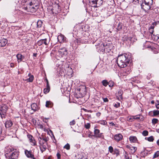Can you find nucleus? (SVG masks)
I'll use <instances>...</instances> for the list:
<instances>
[{"label": "nucleus", "mask_w": 159, "mask_h": 159, "mask_svg": "<svg viewBox=\"0 0 159 159\" xmlns=\"http://www.w3.org/2000/svg\"><path fill=\"white\" fill-rule=\"evenodd\" d=\"M49 119V118H43V119H45V120H48Z\"/></svg>", "instance_id": "nucleus-58"}, {"label": "nucleus", "mask_w": 159, "mask_h": 159, "mask_svg": "<svg viewBox=\"0 0 159 159\" xmlns=\"http://www.w3.org/2000/svg\"><path fill=\"white\" fill-rule=\"evenodd\" d=\"M43 121L45 123H47V121H46V120H45V119H43Z\"/></svg>", "instance_id": "nucleus-55"}, {"label": "nucleus", "mask_w": 159, "mask_h": 159, "mask_svg": "<svg viewBox=\"0 0 159 159\" xmlns=\"http://www.w3.org/2000/svg\"><path fill=\"white\" fill-rule=\"evenodd\" d=\"M101 115V113L100 112H98L96 113V116L98 117H99Z\"/></svg>", "instance_id": "nucleus-50"}, {"label": "nucleus", "mask_w": 159, "mask_h": 159, "mask_svg": "<svg viewBox=\"0 0 159 159\" xmlns=\"http://www.w3.org/2000/svg\"><path fill=\"white\" fill-rule=\"evenodd\" d=\"M151 103L152 104H154V101H152L151 102Z\"/></svg>", "instance_id": "nucleus-60"}, {"label": "nucleus", "mask_w": 159, "mask_h": 159, "mask_svg": "<svg viewBox=\"0 0 159 159\" xmlns=\"http://www.w3.org/2000/svg\"><path fill=\"white\" fill-rule=\"evenodd\" d=\"M134 1H135V2L138 1L139 2V0H134Z\"/></svg>", "instance_id": "nucleus-61"}, {"label": "nucleus", "mask_w": 159, "mask_h": 159, "mask_svg": "<svg viewBox=\"0 0 159 159\" xmlns=\"http://www.w3.org/2000/svg\"><path fill=\"white\" fill-rule=\"evenodd\" d=\"M145 139L147 140L149 142H152L154 140V138L152 136H151L148 138H145Z\"/></svg>", "instance_id": "nucleus-27"}, {"label": "nucleus", "mask_w": 159, "mask_h": 159, "mask_svg": "<svg viewBox=\"0 0 159 159\" xmlns=\"http://www.w3.org/2000/svg\"><path fill=\"white\" fill-rule=\"evenodd\" d=\"M1 116L2 119L5 118V116L4 114L1 113Z\"/></svg>", "instance_id": "nucleus-51"}, {"label": "nucleus", "mask_w": 159, "mask_h": 159, "mask_svg": "<svg viewBox=\"0 0 159 159\" xmlns=\"http://www.w3.org/2000/svg\"><path fill=\"white\" fill-rule=\"evenodd\" d=\"M129 139L131 143H136L138 141L137 138L135 136H130Z\"/></svg>", "instance_id": "nucleus-15"}, {"label": "nucleus", "mask_w": 159, "mask_h": 159, "mask_svg": "<svg viewBox=\"0 0 159 159\" xmlns=\"http://www.w3.org/2000/svg\"><path fill=\"white\" fill-rule=\"evenodd\" d=\"M159 35H155L154 34L151 35L152 39L155 41L159 42Z\"/></svg>", "instance_id": "nucleus-16"}, {"label": "nucleus", "mask_w": 159, "mask_h": 159, "mask_svg": "<svg viewBox=\"0 0 159 159\" xmlns=\"http://www.w3.org/2000/svg\"><path fill=\"white\" fill-rule=\"evenodd\" d=\"M127 120L129 121L132 122L134 120V116H130V117H128L127 118Z\"/></svg>", "instance_id": "nucleus-34"}, {"label": "nucleus", "mask_w": 159, "mask_h": 159, "mask_svg": "<svg viewBox=\"0 0 159 159\" xmlns=\"http://www.w3.org/2000/svg\"><path fill=\"white\" fill-rule=\"evenodd\" d=\"M7 43V39L4 38L0 39V46L4 47Z\"/></svg>", "instance_id": "nucleus-14"}, {"label": "nucleus", "mask_w": 159, "mask_h": 159, "mask_svg": "<svg viewBox=\"0 0 159 159\" xmlns=\"http://www.w3.org/2000/svg\"><path fill=\"white\" fill-rule=\"evenodd\" d=\"M29 1V4L28 8L31 12L35 11L39 8V5L37 0H28Z\"/></svg>", "instance_id": "nucleus-2"}, {"label": "nucleus", "mask_w": 159, "mask_h": 159, "mask_svg": "<svg viewBox=\"0 0 159 159\" xmlns=\"http://www.w3.org/2000/svg\"><path fill=\"white\" fill-rule=\"evenodd\" d=\"M141 116V115H137L135 116H134V120H138L140 118Z\"/></svg>", "instance_id": "nucleus-40"}, {"label": "nucleus", "mask_w": 159, "mask_h": 159, "mask_svg": "<svg viewBox=\"0 0 159 159\" xmlns=\"http://www.w3.org/2000/svg\"><path fill=\"white\" fill-rule=\"evenodd\" d=\"M37 53H34L33 54V56L35 57H36V56H37Z\"/></svg>", "instance_id": "nucleus-57"}, {"label": "nucleus", "mask_w": 159, "mask_h": 159, "mask_svg": "<svg viewBox=\"0 0 159 159\" xmlns=\"http://www.w3.org/2000/svg\"><path fill=\"white\" fill-rule=\"evenodd\" d=\"M50 87L49 85H46V88L44 89L43 90V92L45 94L48 93L50 91Z\"/></svg>", "instance_id": "nucleus-24"}, {"label": "nucleus", "mask_w": 159, "mask_h": 159, "mask_svg": "<svg viewBox=\"0 0 159 159\" xmlns=\"http://www.w3.org/2000/svg\"><path fill=\"white\" fill-rule=\"evenodd\" d=\"M10 66L11 67H14V64L13 63H11L10 64Z\"/></svg>", "instance_id": "nucleus-54"}, {"label": "nucleus", "mask_w": 159, "mask_h": 159, "mask_svg": "<svg viewBox=\"0 0 159 159\" xmlns=\"http://www.w3.org/2000/svg\"><path fill=\"white\" fill-rule=\"evenodd\" d=\"M30 142L31 143V144L32 146H35L36 145V142L34 139V138L33 139H32V141H30Z\"/></svg>", "instance_id": "nucleus-30"}, {"label": "nucleus", "mask_w": 159, "mask_h": 159, "mask_svg": "<svg viewBox=\"0 0 159 159\" xmlns=\"http://www.w3.org/2000/svg\"><path fill=\"white\" fill-rule=\"evenodd\" d=\"M155 105L157 109H159V101L157 100L156 101L155 103Z\"/></svg>", "instance_id": "nucleus-43"}, {"label": "nucleus", "mask_w": 159, "mask_h": 159, "mask_svg": "<svg viewBox=\"0 0 159 159\" xmlns=\"http://www.w3.org/2000/svg\"><path fill=\"white\" fill-rule=\"evenodd\" d=\"M159 156V151H157L153 155V158H156L158 157Z\"/></svg>", "instance_id": "nucleus-33"}, {"label": "nucleus", "mask_w": 159, "mask_h": 159, "mask_svg": "<svg viewBox=\"0 0 159 159\" xmlns=\"http://www.w3.org/2000/svg\"><path fill=\"white\" fill-rule=\"evenodd\" d=\"M157 144L159 146V139H158L157 140Z\"/></svg>", "instance_id": "nucleus-56"}, {"label": "nucleus", "mask_w": 159, "mask_h": 159, "mask_svg": "<svg viewBox=\"0 0 159 159\" xmlns=\"http://www.w3.org/2000/svg\"><path fill=\"white\" fill-rule=\"evenodd\" d=\"M46 81L47 83L46 85H48H48H49L48 83V81L47 79H46Z\"/></svg>", "instance_id": "nucleus-53"}, {"label": "nucleus", "mask_w": 159, "mask_h": 159, "mask_svg": "<svg viewBox=\"0 0 159 159\" xmlns=\"http://www.w3.org/2000/svg\"><path fill=\"white\" fill-rule=\"evenodd\" d=\"M58 52L59 54L62 57L63 55H66L67 54V51L66 48L65 47H63L60 48Z\"/></svg>", "instance_id": "nucleus-7"}, {"label": "nucleus", "mask_w": 159, "mask_h": 159, "mask_svg": "<svg viewBox=\"0 0 159 159\" xmlns=\"http://www.w3.org/2000/svg\"><path fill=\"white\" fill-rule=\"evenodd\" d=\"M120 103H117L114 104V106L116 108H118L120 106Z\"/></svg>", "instance_id": "nucleus-46"}, {"label": "nucleus", "mask_w": 159, "mask_h": 159, "mask_svg": "<svg viewBox=\"0 0 159 159\" xmlns=\"http://www.w3.org/2000/svg\"><path fill=\"white\" fill-rule=\"evenodd\" d=\"M19 155V152L16 149H14L9 155H7V158L9 159H15L17 158Z\"/></svg>", "instance_id": "nucleus-3"}, {"label": "nucleus", "mask_w": 159, "mask_h": 159, "mask_svg": "<svg viewBox=\"0 0 159 159\" xmlns=\"http://www.w3.org/2000/svg\"><path fill=\"white\" fill-rule=\"evenodd\" d=\"M84 127L86 129H89L90 128V124L89 123H87L84 125Z\"/></svg>", "instance_id": "nucleus-37"}, {"label": "nucleus", "mask_w": 159, "mask_h": 159, "mask_svg": "<svg viewBox=\"0 0 159 159\" xmlns=\"http://www.w3.org/2000/svg\"><path fill=\"white\" fill-rule=\"evenodd\" d=\"M45 106L47 107H51L52 106V103L50 101H47Z\"/></svg>", "instance_id": "nucleus-23"}, {"label": "nucleus", "mask_w": 159, "mask_h": 159, "mask_svg": "<svg viewBox=\"0 0 159 159\" xmlns=\"http://www.w3.org/2000/svg\"><path fill=\"white\" fill-rule=\"evenodd\" d=\"M90 3L91 2L93 4H96L99 6H101L103 2V0H89Z\"/></svg>", "instance_id": "nucleus-8"}, {"label": "nucleus", "mask_w": 159, "mask_h": 159, "mask_svg": "<svg viewBox=\"0 0 159 159\" xmlns=\"http://www.w3.org/2000/svg\"><path fill=\"white\" fill-rule=\"evenodd\" d=\"M43 140H39L40 148L42 152L45 151L47 148V143L45 142H43Z\"/></svg>", "instance_id": "nucleus-4"}, {"label": "nucleus", "mask_w": 159, "mask_h": 159, "mask_svg": "<svg viewBox=\"0 0 159 159\" xmlns=\"http://www.w3.org/2000/svg\"><path fill=\"white\" fill-rule=\"evenodd\" d=\"M123 136L120 134H115L114 136V139L117 142H118L122 139Z\"/></svg>", "instance_id": "nucleus-12"}, {"label": "nucleus", "mask_w": 159, "mask_h": 159, "mask_svg": "<svg viewBox=\"0 0 159 159\" xmlns=\"http://www.w3.org/2000/svg\"><path fill=\"white\" fill-rule=\"evenodd\" d=\"M42 24V22L41 20H39L37 22V27L38 28L40 27Z\"/></svg>", "instance_id": "nucleus-31"}, {"label": "nucleus", "mask_w": 159, "mask_h": 159, "mask_svg": "<svg viewBox=\"0 0 159 159\" xmlns=\"http://www.w3.org/2000/svg\"><path fill=\"white\" fill-rule=\"evenodd\" d=\"M75 120H73L72 121H71L70 122V125H74L75 124Z\"/></svg>", "instance_id": "nucleus-45"}, {"label": "nucleus", "mask_w": 159, "mask_h": 159, "mask_svg": "<svg viewBox=\"0 0 159 159\" xmlns=\"http://www.w3.org/2000/svg\"><path fill=\"white\" fill-rule=\"evenodd\" d=\"M32 110L34 111H37L38 109V107L36 103H34L32 104L31 106Z\"/></svg>", "instance_id": "nucleus-19"}, {"label": "nucleus", "mask_w": 159, "mask_h": 159, "mask_svg": "<svg viewBox=\"0 0 159 159\" xmlns=\"http://www.w3.org/2000/svg\"><path fill=\"white\" fill-rule=\"evenodd\" d=\"M152 116H155L159 115V110H154L153 111Z\"/></svg>", "instance_id": "nucleus-32"}, {"label": "nucleus", "mask_w": 159, "mask_h": 159, "mask_svg": "<svg viewBox=\"0 0 159 159\" xmlns=\"http://www.w3.org/2000/svg\"><path fill=\"white\" fill-rule=\"evenodd\" d=\"M152 0H142V3H146V4H150Z\"/></svg>", "instance_id": "nucleus-26"}, {"label": "nucleus", "mask_w": 159, "mask_h": 159, "mask_svg": "<svg viewBox=\"0 0 159 159\" xmlns=\"http://www.w3.org/2000/svg\"><path fill=\"white\" fill-rule=\"evenodd\" d=\"M27 136L29 139V141H32V139H34L33 137L31 135L28 134L27 135Z\"/></svg>", "instance_id": "nucleus-38"}, {"label": "nucleus", "mask_w": 159, "mask_h": 159, "mask_svg": "<svg viewBox=\"0 0 159 159\" xmlns=\"http://www.w3.org/2000/svg\"><path fill=\"white\" fill-rule=\"evenodd\" d=\"M99 123H100V124H101L102 125H106V124H107V122L106 120H102V121H100Z\"/></svg>", "instance_id": "nucleus-42"}, {"label": "nucleus", "mask_w": 159, "mask_h": 159, "mask_svg": "<svg viewBox=\"0 0 159 159\" xmlns=\"http://www.w3.org/2000/svg\"><path fill=\"white\" fill-rule=\"evenodd\" d=\"M64 148L66 149L67 150H69L70 148V146L69 144L67 143L64 147Z\"/></svg>", "instance_id": "nucleus-36"}, {"label": "nucleus", "mask_w": 159, "mask_h": 159, "mask_svg": "<svg viewBox=\"0 0 159 159\" xmlns=\"http://www.w3.org/2000/svg\"><path fill=\"white\" fill-rule=\"evenodd\" d=\"M142 134L144 136H146L148 134V132L146 130H144Z\"/></svg>", "instance_id": "nucleus-44"}, {"label": "nucleus", "mask_w": 159, "mask_h": 159, "mask_svg": "<svg viewBox=\"0 0 159 159\" xmlns=\"http://www.w3.org/2000/svg\"><path fill=\"white\" fill-rule=\"evenodd\" d=\"M16 57L17 59L18 62H20L22 61L23 59L24 58V56L21 54H18L16 55Z\"/></svg>", "instance_id": "nucleus-17"}, {"label": "nucleus", "mask_w": 159, "mask_h": 159, "mask_svg": "<svg viewBox=\"0 0 159 159\" xmlns=\"http://www.w3.org/2000/svg\"><path fill=\"white\" fill-rule=\"evenodd\" d=\"M94 134L93 136L96 138H104V135H103V134L100 133V130L96 129V127H95L94 128Z\"/></svg>", "instance_id": "nucleus-5"}, {"label": "nucleus", "mask_w": 159, "mask_h": 159, "mask_svg": "<svg viewBox=\"0 0 159 159\" xmlns=\"http://www.w3.org/2000/svg\"><path fill=\"white\" fill-rule=\"evenodd\" d=\"M14 149L11 146H7L5 147L4 149V152L6 157L7 158V155H9V154L11 153Z\"/></svg>", "instance_id": "nucleus-6"}, {"label": "nucleus", "mask_w": 159, "mask_h": 159, "mask_svg": "<svg viewBox=\"0 0 159 159\" xmlns=\"http://www.w3.org/2000/svg\"><path fill=\"white\" fill-rule=\"evenodd\" d=\"M114 83L113 81L110 80L108 82V85L109 87H112L114 86Z\"/></svg>", "instance_id": "nucleus-29"}, {"label": "nucleus", "mask_w": 159, "mask_h": 159, "mask_svg": "<svg viewBox=\"0 0 159 159\" xmlns=\"http://www.w3.org/2000/svg\"><path fill=\"white\" fill-rule=\"evenodd\" d=\"M13 125V123L12 121L11 120H7L5 123V126L6 128H11Z\"/></svg>", "instance_id": "nucleus-13"}, {"label": "nucleus", "mask_w": 159, "mask_h": 159, "mask_svg": "<svg viewBox=\"0 0 159 159\" xmlns=\"http://www.w3.org/2000/svg\"><path fill=\"white\" fill-rule=\"evenodd\" d=\"M153 30L154 29H151L149 28V32L150 33L151 35L152 34H153V32H154Z\"/></svg>", "instance_id": "nucleus-47"}, {"label": "nucleus", "mask_w": 159, "mask_h": 159, "mask_svg": "<svg viewBox=\"0 0 159 159\" xmlns=\"http://www.w3.org/2000/svg\"><path fill=\"white\" fill-rule=\"evenodd\" d=\"M126 147L127 148L130 150V149L131 147L130 145H127L126 146Z\"/></svg>", "instance_id": "nucleus-52"}, {"label": "nucleus", "mask_w": 159, "mask_h": 159, "mask_svg": "<svg viewBox=\"0 0 159 159\" xmlns=\"http://www.w3.org/2000/svg\"><path fill=\"white\" fill-rule=\"evenodd\" d=\"M2 132V129L1 127H0V133H1Z\"/></svg>", "instance_id": "nucleus-59"}, {"label": "nucleus", "mask_w": 159, "mask_h": 159, "mask_svg": "<svg viewBox=\"0 0 159 159\" xmlns=\"http://www.w3.org/2000/svg\"><path fill=\"white\" fill-rule=\"evenodd\" d=\"M102 85L105 87H106L108 85V82L107 80H103L102 82Z\"/></svg>", "instance_id": "nucleus-28"}, {"label": "nucleus", "mask_w": 159, "mask_h": 159, "mask_svg": "<svg viewBox=\"0 0 159 159\" xmlns=\"http://www.w3.org/2000/svg\"><path fill=\"white\" fill-rule=\"evenodd\" d=\"M57 156L58 159H60L61 158V155L59 153H57Z\"/></svg>", "instance_id": "nucleus-49"}, {"label": "nucleus", "mask_w": 159, "mask_h": 159, "mask_svg": "<svg viewBox=\"0 0 159 159\" xmlns=\"http://www.w3.org/2000/svg\"><path fill=\"white\" fill-rule=\"evenodd\" d=\"M102 99L104 102H107L108 101V99L107 98H102Z\"/></svg>", "instance_id": "nucleus-48"}, {"label": "nucleus", "mask_w": 159, "mask_h": 159, "mask_svg": "<svg viewBox=\"0 0 159 159\" xmlns=\"http://www.w3.org/2000/svg\"><path fill=\"white\" fill-rule=\"evenodd\" d=\"M38 140L40 141V140H43V142H45L46 143H47V142L48 140V139L47 138H44L43 137H39L38 138Z\"/></svg>", "instance_id": "nucleus-25"}, {"label": "nucleus", "mask_w": 159, "mask_h": 159, "mask_svg": "<svg viewBox=\"0 0 159 159\" xmlns=\"http://www.w3.org/2000/svg\"><path fill=\"white\" fill-rule=\"evenodd\" d=\"M156 23H153L149 28L154 29L155 26H156Z\"/></svg>", "instance_id": "nucleus-39"}, {"label": "nucleus", "mask_w": 159, "mask_h": 159, "mask_svg": "<svg viewBox=\"0 0 159 159\" xmlns=\"http://www.w3.org/2000/svg\"><path fill=\"white\" fill-rule=\"evenodd\" d=\"M152 112L151 111V112H149V114L150 115H151V113H152Z\"/></svg>", "instance_id": "nucleus-62"}, {"label": "nucleus", "mask_w": 159, "mask_h": 159, "mask_svg": "<svg viewBox=\"0 0 159 159\" xmlns=\"http://www.w3.org/2000/svg\"><path fill=\"white\" fill-rule=\"evenodd\" d=\"M25 153L26 156L28 158H30L33 159H36L34 157V155L32 154L30 151H29L27 150H25Z\"/></svg>", "instance_id": "nucleus-9"}, {"label": "nucleus", "mask_w": 159, "mask_h": 159, "mask_svg": "<svg viewBox=\"0 0 159 159\" xmlns=\"http://www.w3.org/2000/svg\"><path fill=\"white\" fill-rule=\"evenodd\" d=\"M158 120L157 119L153 118L152 120V122L153 124H155L158 122Z\"/></svg>", "instance_id": "nucleus-35"}, {"label": "nucleus", "mask_w": 159, "mask_h": 159, "mask_svg": "<svg viewBox=\"0 0 159 159\" xmlns=\"http://www.w3.org/2000/svg\"><path fill=\"white\" fill-rule=\"evenodd\" d=\"M109 151L111 153H112L113 152V148L111 146H109L108 148Z\"/></svg>", "instance_id": "nucleus-41"}, {"label": "nucleus", "mask_w": 159, "mask_h": 159, "mask_svg": "<svg viewBox=\"0 0 159 159\" xmlns=\"http://www.w3.org/2000/svg\"><path fill=\"white\" fill-rule=\"evenodd\" d=\"M129 60L128 58L127 54H123L119 55L117 58V64L119 67L124 68L126 67L129 62Z\"/></svg>", "instance_id": "nucleus-1"}, {"label": "nucleus", "mask_w": 159, "mask_h": 159, "mask_svg": "<svg viewBox=\"0 0 159 159\" xmlns=\"http://www.w3.org/2000/svg\"><path fill=\"white\" fill-rule=\"evenodd\" d=\"M150 4H146V3H142L141 7L142 9L145 11L150 9L151 8Z\"/></svg>", "instance_id": "nucleus-11"}, {"label": "nucleus", "mask_w": 159, "mask_h": 159, "mask_svg": "<svg viewBox=\"0 0 159 159\" xmlns=\"http://www.w3.org/2000/svg\"><path fill=\"white\" fill-rule=\"evenodd\" d=\"M122 93L123 91L122 90H120L118 91V94L117 95L116 97L118 100H120L122 99Z\"/></svg>", "instance_id": "nucleus-18"}, {"label": "nucleus", "mask_w": 159, "mask_h": 159, "mask_svg": "<svg viewBox=\"0 0 159 159\" xmlns=\"http://www.w3.org/2000/svg\"><path fill=\"white\" fill-rule=\"evenodd\" d=\"M29 78L28 79H27L25 80H27V81L30 82H32L34 79V76L31 75L30 73L29 74Z\"/></svg>", "instance_id": "nucleus-21"}, {"label": "nucleus", "mask_w": 159, "mask_h": 159, "mask_svg": "<svg viewBox=\"0 0 159 159\" xmlns=\"http://www.w3.org/2000/svg\"><path fill=\"white\" fill-rule=\"evenodd\" d=\"M112 125H114V123H112Z\"/></svg>", "instance_id": "nucleus-63"}, {"label": "nucleus", "mask_w": 159, "mask_h": 159, "mask_svg": "<svg viewBox=\"0 0 159 159\" xmlns=\"http://www.w3.org/2000/svg\"><path fill=\"white\" fill-rule=\"evenodd\" d=\"M48 42L47 41V39H42L39 40L37 43V44L39 46H40L43 44L45 45H47L48 44Z\"/></svg>", "instance_id": "nucleus-10"}, {"label": "nucleus", "mask_w": 159, "mask_h": 159, "mask_svg": "<svg viewBox=\"0 0 159 159\" xmlns=\"http://www.w3.org/2000/svg\"><path fill=\"white\" fill-rule=\"evenodd\" d=\"M47 159H51L50 157H48Z\"/></svg>", "instance_id": "nucleus-64"}, {"label": "nucleus", "mask_w": 159, "mask_h": 159, "mask_svg": "<svg viewBox=\"0 0 159 159\" xmlns=\"http://www.w3.org/2000/svg\"><path fill=\"white\" fill-rule=\"evenodd\" d=\"M137 149V148L135 147H131L130 149V152L132 154L134 153Z\"/></svg>", "instance_id": "nucleus-22"}, {"label": "nucleus", "mask_w": 159, "mask_h": 159, "mask_svg": "<svg viewBox=\"0 0 159 159\" xmlns=\"http://www.w3.org/2000/svg\"><path fill=\"white\" fill-rule=\"evenodd\" d=\"M65 37L62 35H59L57 37L58 40L61 42H63L65 39Z\"/></svg>", "instance_id": "nucleus-20"}]
</instances>
